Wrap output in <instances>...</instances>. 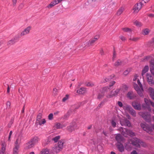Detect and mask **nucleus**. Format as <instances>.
<instances>
[{
    "label": "nucleus",
    "mask_w": 154,
    "mask_h": 154,
    "mask_svg": "<svg viewBox=\"0 0 154 154\" xmlns=\"http://www.w3.org/2000/svg\"><path fill=\"white\" fill-rule=\"evenodd\" d=\"M23 137L21 133H19L17 137L16 140L15 142L14 147L13 149V154H18L19 149L21 141Z\"/></svg>",
    "instance_id": "obj_1"
},
{
    "label": "nucleus",
    "mask_w": 154,
    "mask_h": 154,
    "mask_svg": "<svg viewBox=\"0 0 154 154\" xmlns=\"http://www.w3.org/2000/svg\"><path fill=\"white\" fill-rule=\"evenodd\" d=\"M119 130L121 131L122 135L125 137H126L127 135H129L131 137L135 135V133L132 131L125 128H123L121 127L119 129Z\"/></svg>",
    "instance_id": "obj_2"
},
{
    "label": "nucleus",
    "mask_w": 154,
    "mask_h": 154,
    "mask_svg": "<svg viewBox=\"0 0 154 154\" xmlns=\"http://www.w3.org/2000/svg\"><path fill=\"white\" fill-rule=\"evenodd\" d=\"M138 114L140 116L143 118L146 122H151V115L148 112H140Z\"/></svg>",
    "instance_id": "obj_3"
},
{
    "label": "nucleus",
    "mask_w": 154,
    "mask_h": 154,
    "mask_svg": "<svg viewBox=\"0 0 154 154\" xmlns=\"http://www.w3.org/2000/svg\"><path fill=\"white\" fill-rule=\"evenodd\" d=\"M99 38V35L95 36L93 38L86 42L85 44H84V45H85V47H89L92 46L98 39Z\"/></svg>",
    "instance_id": "obj_4"
},
{
    "label": "nucleus",
    "mask_w": 154,
    "mask_h": 154,
    "mask_svg": "<svg viewBox=\"0 0 154 154\" xmlns=\"http://www.w3.org/2000/svg\"><path fill=\"white\" fill-rule=\"evenodd\" d=\"M140 126L144 130L148 133H150L152 131L151 127H149L146 124L142 123L140 124Z\"/></svg>",
    "instance_id": "obj_5"
},
{
    "label": "nucleus",
    "mask_w": 154,
    "mask_h": 154,
    "mask_svg": "<svg viewBox=\"0 0 154 154\" xmlns=\"http://www.w3.org/2000/svg\"><path fill=\"white\" fill-rule=\"evenodd\" d=\"M142 7V5L141 2L136 4L133 9V13L134 14L137 13L141 8Z\"/></svg>",
    "instance_id": "obj_6"
},
{
    "label": "nucleus",
    "mask_w": 154,
    "mask_h": 154,
    "mask_svg": "<svg viewBox=\"0 0 154 154\" xmlns=\"http://www.w3.org/2000/svg\"><path fill=\"white\" fill-rule=\"evenodd\" d=\"M76 123L74 122L72 123L70 125L67 127L66 129L68 132L71 133L74 131L76 129Z\"/></svg>",
    "instance_id": "obj_7"
},
{
    "label": "nucleus",
    "mask_w": 154,
    "mask_h": 154,
    "mask_svg": "<svg viewBox=\"0 0 154 154\" xmlns=\"http://www.w3.org/2000/svg\"><path fill=\"white\" fill-rule=\"evenodd\" d=\"M120 89H117L116 90L112 91L110 92V94L106 95V96L107 98H111L113 97L117 96L119 92Z\"/></svg>",
    "instance_id": "obj_8"
},
{
    "label": "nucleus",
    "mask_w": 154,
    "mask_h": 154,
    "mask_svg": "<svg viewBox=\"0 0 154 154\" xmlns=\"http://www.w3.org/2000/svg\"><path fill=\"white\" fill-rule=\"evenodd\" d=\"M1 148L0 150V154H8L6 152V144L4 141H2L1 142Z\"/></svg>",
    "instance_id": "obj_9"
},
{
    "label": "nucleus",
    "mask_w": 154,
    "mask_h": 154,
    "mask_svg": "<svg viewBox=\"0 0 154 154\" xmlns=\"http://www.w3.org/2000/svg\"><path fill=\"white\" fill-rule=\"evenodd\" d=\"M120 123L122 126H127L130 127L131 126L129 121L125 118L122 119L120 120Z\"/></svg>",
    "instance_id": "obj_10"
},
{
    "label": "nucleus",
    "mask_w": 154,
    "mask_h": 154,
    "mask_svg": "<svg viewBox=\"0 0 154 154\" xmlns=\"http://www.w3.org/2000/svg\"><path fill=\"white\" fill-rule=\"evenodd\" d=\"M132 105L134 108L136 110H140L141 109L140 103L137 101H135L132 102Z\"/></svg>",
    "instance_id": "obj_11"
},
{
    "label": "nucleus",
    "mask_w": 154,
    "mask_h": 154,
    "mask_svg": "<svg viewBox=\"0 0 154 154\" xmlns=\"http://www.w3.org/2000/svg\"><path fill=\"white\" fill-rule=\"evenodd\" d=\"M66 126L67 124L66 123H61L57 122L55 124L54 127L56 129H60L65 127Z\"/></svg>",
    "instance_id": "obj_12"
},
{
    "label": "nucleus",
    "mask_w": 154,
    "mask_h": 154,
    "mask_svg": "<svg viewBox=\"0 0 154 154\" xmlns=\"http://www.w3.org/2000/svg\"><path fill=\"white\" fill-rule=\"evenodd\" d=\"M131 143L134 146L137 147H139L140 146L141 141L140 140L137 138H135L132 140Z\"/></svg>",
    "instance_id": "obj_13"
},
{
    "label": "nucleus",
    "mask_w": 154,
    "mask_h": 154,
    "mask_svg": "<svg viewBox=\"0 0 154 154\" xmlns=\"http://www.w3.org/2000/svg\"><path fill=\"white\" fill-rule=\"evenodd\" d=\"M126 63L124 60L120 59L117 60L114 64L115 66L117 67L123 66Z\"/></svg>",
    "instance_id": "obj_14"
},
{
    "label": "nucleus",
    "mask_w": 154,
    "mask_h": 154,
    "mask_svg": "<svg viewBox=\"0 0 154 154\" xmlns=\"http://www.w3.org/2000/svg\"><path fill=\"white\" fill-rule=\"evenodd\" d=\"M147 81L149 84L150 85H152L154 84V82L153 80V77L150 75L147 74Z\"/></svg>",
    "instance_id": "obj_15"
},
{
    "label": "nucleus",
    "mask_w": 154,
    "mask_h": 154,
    "mask_svg": "<svg viewBox=\"0 0 154 154\" xmlns=\"http://www.w3.org/2000/svg\"><path fill=\"white\" fill-rule=\"evenodd\" d=\"M136 94L132 91L128 92L127 94V97L130 99H133L136 97Z\"/></svg>",
    "instance_id": "obj_16"
},
{
    "label": "nucleus",
    "mask_w": 154,
    "mask_h": 154,
    "mask_svg": "<svg viewBox=\"0 0 154 154\" xmlns=\"http://www.w3.org/2000/svg\"><path fill=\"white\" fill-rule=\"evenodd\" d=\"M87 92L86 88L84 87L80 88L77 91V93L79 94H83Z\"/></svg>",
    "instance_id": "obj_17"
},
{
    "label": "nucleus",
    "mask_w": 154,
    "mask_h": 154,
    "mask_svg": "<svg viewBox=\"0 0 154 154\" xmlns=\"http://www.w3.org/2000/svg\"><path fill=\"white\" fill-rule=\"evenodd\" d=\"M34 145L33 143L30 140L29 142L26 143L25 145V149H29L33 147Z\"/></svg>",
    "instance_id": "obj_18"
},
{
    "label": "nucleus",
    "mask_w": 154,
    "mask_h": 154,
    "mask_svg": "<svg viewBox=\"0 0 154 154\" xmlns=\"http://www.w3.org/2000/svg\"><path fill=\"white\" fill-rule=\"evenodd\" d=\"M31 27L30 26H29L27 27L24 30V31L21 32L20 34V35L21 36H22L29 33V31L31 29Z\"/></svg>",
    "instance_id": "obj_19"
},
{
    "label": "nucleus",
    "mask_w": 154,
    "mask_h": 154,
    "mask_svg": "<svg viewBox=\"0 0 154 154\" xmlns=\"http://www.w3.org/2000/svg\"><path fill=\"white\" fill-rule=\"evenodd\" d=\"M65 142L64 140H61L58 142L57 144V145L59 146L60 148L62 149L65 146Z\"/></svg>",
    "instance_id": "obj_20"
},
{
    "label": "nucleus",
    "mask_w": 154,
    "mask_h": 154,
    "mask_svg": "<svg viewBox=\"0 0 154 154\" xmlns=\"http://www.w3.org/2000/svg\"><path fill=\"white\" fill-rule=\"evenodd\" d=\"M150 32V30L148 28H146L143 29L142 31V34L143 35H148Z\"/></svg>",
    "instance_id": "obj_21"
},
{
    "label": "nucleus",
    "mask_w": 154,
    "mask_h": 154,
    "mask_svg": "<svg viewBox=\"0 0 154 154\" xmlns=\"http://www.w3.org/2000/svg\"><path fill=\"white\" fill-rule=\"evenodd\" d=\"M148 90L151 97L154 100V89L151 87H149Z\"/></svg>",
    "instance_id": "obj_22"
},
{
    "label": "nucleus",
    "mask_w": 154,
    "mask_h": 154,
    "mask_svg": "<svg viewBox=\"0 0 154 154\" xmlns=\"http://www.w3.org/2000/svg\"><path fill=\"white\" fill-rule=\"evenodd\" d=\"M58 3L57 2V0H55L52 1L51 3L47 6L48 8H51L56 5Z\"/></svg>",
    "instance_id": "obj_23"
},
{
    "label": "nucleus",
    "mask_w": 154,
    "mask_h": 154,
    "mask_svg": "<svg viewBox=\"0 0 154 154\" xmlns=\"http://www.w3.org/2000/svg\"><path fill=\"white\" fill-rule=\"evenodd\" d=\"M39 138L35 136L32 138L30 140L33 143L34 145L35 144L37 143L39 140Z\"/></svg>",
    "instance_id": "obj_24"
},
{
    "label": "nucleus",
    "mask_w": 154,
    "mask_h": 154,
    "mask_svg": "<svg viewBox=\"0 0 154 154\" xmlns=\"http://www.w3.org/2000/svg\"><path fill=\"white\" fill-rule=\"evenodd\" d=\"M117 146L118 150L120 152H122L124 151V148L123 144L119 143L117 145Z\"/></svg>",
    "instance_id": "obj_25"
},
{
    "label": "nucleus",
    "mask_w": 154,
    "mask_h": 154,
    "mask_svg": "<svg viewBox=\"0 0 154 154\" xmlns=\"http://www.w3.org/2000/svg\"><path fill=\"white\" fill-rule=\"evenodd\" d=\"M110 87L108 86L104 87L102 88L101 92L102 93L105 94L109 91L110 90Z\"/></svg>",
    "instance_id": "obj_26"
},
{
    "label": "nucleus",
    "mask_w": 154,
    "mask_h": 154,
    "mask_svg": "<svg viewBox=\"0 0 154 154\" xmlns=\"http://www.w3.org/2000/svg\"><path fill=\"white\" fill-rule=\"evenodd\" d=\"M125 10V8L123 7H120L117 11L116 14L117 16L120 15Z\"/></svg>",
    "instance_id": "obj_27"
},
{
    "label": "nucleus",
    "mask_w": 154,
    "mask_h": 154,
    "mask_svg": "<svg viewBox=\"0 0 154 154\" xmlns=\"http://www.w3.org/2000/svg\"><path fill=\"white\" fill-rule=\"evenodd\" d=\"M116 139L119 143L121 142L123 140V138L120 134H117L116 137Z\"/></svg>",
    "instance_id": "obj_28"
},
{
    "label": "nucleus",
    "mask_w": 154,
    "mask_h": 154,
    "mask_svg": "<svg viewBox=\"0 0 154 154\" xmlns=\"http://www.w3.org/2000/svg\"><path fill=\"white\" fill-rule=\"evenodd\" d=\"M62 150V149L60 148L59 146H58L57 145H56L54 147L53 149L54 151L56 153L59 152Z\"/></svg>",
    "instance_id": "obj_29"
},
{
    "label": "nucleus",
    "mask_w": 154,
    "mask_h": 154,
    "mask_svg": "<svg viewBox=\"0 0 154 154\" xmlns=\"http://www.w3.org/2000/svg\"><path fill=\"white\" fill-rule=\"evenodd\" d=\"M117 120L115 118H113L111 121V124L112 126L113 127H116Z\"/></svg>",
    "instance_id": "obj_30"
},
{
    "label": "nucleus",
    "mask_w": 154,
    "mask_h": 154,
    "mask_svg": "<svg viewBox=\"0 0 154 154\" xmlns=\"http://www.w3.org/2000/svg\"><path fill=\"white\" fill-rule=\"evenodd\" d=\"M122 29L124 32H131L132 31L131 28L128 27L123 28Z\"/></svg>",
    "instance_id": "obj_31"
},
{
    "label": "nucleus",
    "mask_w": 154,
    "mask_h": 154,
    "mask_svg": "<svg viewBox=\"0 0 154 154\" xmlns=\"http://www.w3.org/2000/svg\"><path fill=\"white\" fill-rule=\"evenodd\" d=\"M40 154H51L49 152V150L47 149H43L40 152Z\"/></svg>",
    "instance_id": "obj_32"
},
{
    "label": "nucleus",
    "mask_w": 154,
    "mask_h": 154,
    "mask_svg": "<svg viewBox=\"0 0 154 154\" xmlns=\"http://www.w3.org/2000/svg\"><path fill=\"white\" fill-rule=\"evenodd\" d=\"M123 109L125 110H127L129 112L132 108L130 106L128 105H125L123 106Z\"/></svg>",
    "instance_id": "obj_33"
},
{
    "label": "nucleus",
    "mask_w": 154,
    "mask_h": 154,
    "mask_svg": "<svg viewBox=\"0 0 154 154\" xmlns=\"http://www.w3.org/2000/svg\"><path fill=\"white\" fill-rule=\"evenodd\" d=\"M133 23L136 26L139 27H141L142 26V23L137 20H135L133 22Z\"/></svg>",
    "instance_id": "obj_34"
},
{
    "label": "nucleus",
    "mask_w": 154,
    "mask_h": 154,
    "mask_svg": "<svg viewBox=\"0 0 154 154\" xmlns=\"http://www.w3.org/2000/svg\"><path fill=\"white\" fill-rule=\"evenodd\" d=\"M151 58H152V57L150 56H147L142 58L141 61L143 62H145L150 60Z\"/></svg>",
    "instance_id": "obj_35"
},
{
    "label": "nucleus",
    "mask_w": 154,
    "mask_h": 154,
    "mask_svg": "<svg viewBox=\"0 0 154 154\" xmlns=\"http://www.w3.org/2000/svg\"><path fill=\"white\" fill-rule=\"evenodd\" d=\"M135 90L137 91L138 94L140 97H142L143 96V95L142 93V91H143V90H142H142H141L139 88H135Z\"/></svg>",
    "instance_id": "obj_36"
},
{
    "label": "nucleus",
    "mask_w": 154,
    "mask_h": 154,
    "mask_svg": "<svg viewBox=\"0 0 154 154\" xmlns=\"http://www.w3.org/2000/svg\"><path fill=\"white\" fill-rule=\"evenodd\" d=\"M132 116L134 117H136V111L132 108L131 109V110L129 112Z\"/></svg>",
    "instance_id": "obj_37"
},
{
    "label": "nucleus",
    "mask_w": 154,
    "mask_h": 154,
    "mask_svg": "<svg viewBox=\"0 0 154 154\" xmlns=\"http://www.w3.org/2000/svg\"><path fill=\"white\" fill-rule=\"evenodd\" d=\"M114 77V75H110L109 77H108L107 78H106L104 81V82H107L109 81L110 80L112 79Z\"/></svg>",
    "instance_id": "obj_38"
},
{
    "label": "nucleus",
    "mask_w": 154,
    "mask_h": 154,
    "mask_svg": "<svg viewBox=\"0 0 154 154\" xmlns=\"http://www.w3.org/2000/svg\"><path fill=\"white\" fill-rule=\"evenodd\" d=\"M42 113H40L38 114V116H37V119L36 120V123H40L39 122V120L42 119Z\"/></svg>",
    "instance_id": "obj_39"
},
{
    "label": "nucleus",
    "mask_w": 154,
    "mask_h": 154,
    "mask_svg": "<svg viewBox=\"0 0 154 154\" xmlns=\"http://www.w3.org/2000/svg\"><path fill=\"white\" fill-rule=\"evenodd\" d=\"M86 85L88 87H92L94 85V83L91 82H88L86 83Z\"/></svg>",
    "instance_id": "obj_40"
},
{
    "label": "nucleus",
    "mask_w": 154,
    "mask_h": 154,
    "mask_svg": "<svg viewBox=\"0 0 154 154\" xmlns=\"http://www.w3.org/2000/svg\"><path fill=\"white\" fill-rule=\"evenodd\" d=\"M149 66L152 67H154V59L151 58L149 61Z\"/></svg>",
    "instance_id": "obj_41"
},
{
    "label": "nucleus",
    "mask_w": 154,
    "mask_h": 154,
    "mask_svg": "<svg viewBox=\"0 0 154 154\" xmlns=\"http://www.w3.org/2000/svg\"><path fill=\"white\" fill-rule=\"evenodd\" d=\"M69 97V95L68 94H66L65 97H64L62 99V101L63 102H65L66 100H68Z\"/></svg>",
    "instance_id": "obj_42"
},
{
    "label": "nucleus",
    "mask_w": 154,
    "mask_h": 154,
    "mask_svg": "<svg viewBox=\"0 0 154 154\" xmlns=\"http://www.w3.org/2000/svg\"><path fill=\"white\" fill-rule=\"evenodd\" d=\"M116 53L115 49H114L113 51V55L112 57V60H114L116 58Z\"/></svg>",
    "instance_id": "obj_43"
},
{
    "label": "nucleus",
    "mask_w": 154,
    "mask_h": 154,
    "mask_svg": "<svg viewBox=\"0 0 154 154\" xmlns=\"http://www.w3.org/2000/svg\"><path fill=\"white\" fill-rule=\"evenodd\" d=\"M39 122L40 123H36L40 125H42V124H44L46 122V120L45 119H40L39 120Z\"/></svg>",
    "instance_id": "obj_44"
},
{
    "label": "nucleus",
    "mask_w": 154,
    "mask_h": 154,
    "mask_svg": "<svg viewBox=\"0 0 154 154\" xmlns=\"http://www.w3.org/2000/svg\"><path fill=\"white\" fill-rule=\"evenodd\" d=\"M139 38L138 37H132L130 38H129V40L134 42H137Z\"/></svg>",
    "instance_id": "obj_45"
},
{
    "label": "nucleus",
    "mask_w": 154,
    "mask_h": 154,
    "mask_svg": "<svg viewBox=\"0 0 154 154\" xmlns=\"http://www.w3.org/2000/svg\"><path fill=\"white\" fill-rule=\"evenodd\" d=\"M149 70V68H144L142 72V75H143Z\"/></svg>",
    "instance_id": "obj_46"
},
{
    "label": "nucleus",
    "mask_w": 154,
    "mask_h": 154,
    "mask_svg": "<svg viewBox=\"0 0 154 154\" xmlns=\"http://www.w3.org/2000/svg\"><path fill=\"white\" fill-rule=\"evenodd\" d=\"M144 100L146 104L148 105H149V103H150L151 102H152V101L149 100H148L146 98H144Z\"/></svg>",
    "instance_id": "obj_47"
},
{
    "label": "nucleus",
    "mask_w": 154,
    "mask_h": 154,
    "mask_svg": "<svg viewBox=\"0 0 154 154\" xmlns=\"http://www.w3.org/2000/svg\"><path fill=\"white\" fill-rule=\"evenodd\" d=\"M120 39L123 42H125L126 40V38L124 36L121 35L119 37Z\"/></svg>",
    "instance_id": "obj_48"
},
{
    "label": "nucleus",
    "mask_w": 154,
    "mask_h": 154,
    "mask_svg": "<svg viewBox=\"0 0 154 154\" xmlns=\"http://www.w3.org/2000/svg\"><path fill=\"white\" fill-rule=\"evenodd\" d=\"M136 83L138 84V85H139V86L140 87V88H141V89H142V90H143V88L142 87V84H141L139 80V79H137V82H136Z\"/></svg>",
    "instance_id": "obj_49"
},
{
    "label": "nucleus",
    "mask_w": 154,
    "mask_h": 154,
    "mask_svg": "<svg viewBox=\"0 0 154 154\" xmlns=\"http://www.w3.org/2000/svg\"><path fill=\"white\" fill-rule=\"evenodd\" d=\"M60 138V136H57L52 138V140H54L55 142H57L58 140Z\"/></svg>",
    "instance_id": "obj_50"
},
{
    "label": "nucleus",
    "mask_w": 154,
    "mask_h": 154,
    "mask_svg": "<svg viewBox=\"0 0 154 154\" xmlns=\"http://www.w3.org/2000/svg\"><path fill=\"white\" fill-rule=\"evenodd\" d=\"M131 70L130 68L128 69L127 70H125L123 73L125 75H127L130 72Z\"/></svg>",
    "instance_id": "obj_51"
},
{
    "label": "nucleus",
    "mask_w": 154,
    "mask_h": 154,
    "mask_svg": "<svg viewBox=\"0 0 154 154\" xmlns=\"http://www.w3.org/2000/svg\"><path fill=\"white\" fill-rule=\"evenodd\" d=\"M100 54L101 56H103L105 55V53L103 49L102 48L100 49L99 51Z\"/></svg>",
    "instance_id": "obj_52"
},
{
    "label": "nucleus",
    "mask_w": 154,
    "mask_h": 154,
    "mask_svg": "<svg viewBox=\"0 0 154 154\" xmlns=\"http://www.w3.org/2000/svg\"><path fill=\"white\" fill-rule=\"evenodd\" d=\"M109 82L110 83L108 87H110V89H111L112 88V87L113 85L115 84L116 82L115 81H113L111 82Z\"/></svg>",
    "instance_id": "obj_53"
},
{
    "label": "nucleus",
    "mask_w": 154,
    "mask_h": 154,
    "mask_svg": "<svg viewBox=\"0 0 154 154\" xmlns=\"http://www.w3.org/2000/svg\"><path fill=\"white\" fill-rule=\"evenodd\" d=\"M104 96V94L102 93L101 94H98L97 98L99 99H101Z\"/></svg>",
    "instance_id": "obj_54"
},
{
    "label": "nucleus",
    "mask_w": 154,
    "mask_h": 154,
    "mask_svg": "<svg viewBox=\"0 0 154 154\" xmlns=\"http://www.w3.org/2000/svg\"><path fill=\"white\" fill-rule=\"evenodd\" d=\"M48 119L49 120H52L53 119V113H50L48 116Z\"/></svg>",
    "instance_id": "obj_55"
},
{
    "label": "nucleus",
    "mask_w": 154,
    "mask_h": 154,
    "mask_svg": "<svg viewBox=\"0 0 154 154\" xmlns=\"http://www.w3.org/2000/svg\"><path fill=\"white\" fill-rule=\"evenodd\" d=\"M7 108L10 109L11 107V103L9 101L7 102L6 104Z\"/></svg>",
    "instance_id": "obj_56"
},
{
    "label": "nucleus",
    "mask_w": 154,
    "mask_h": 154,
    "mask_svg": "<svg viewBox=\"0 0 154 154\" xmlns=\"http://www.w3.org/2000/svg\"><path fill=\"white\" fill-rule=\"evenodd\" d=\"M12 131H11L9 133V136L8 138V140L9 141H11V135H12Z\"/></svg>",
    "instance_id": "obj_57"
},
{
    "label": "nucleus",
    "mask_w": 154,
    "mask_h": 154,
    "mask_svg": "<svg viewBox=\"0 0 154 154\" xmlns=\"http://www.w3.org/2000/svg\"><path fill=\"white\" fill-rule=\"evenodd\" d=\"M138 77V76L137 75H136L134 76V77L133 79V81H134V82H136V81L138 79H137V77Z\"/></svg>",
    "instance_id": "obj_58"
},
{
    "label": "nucleus",
    "mask_w": 154,
    "mask_h": 154,
    "mask_svg": "<svg viewBox=\"0 0 154 154\" xmlns=\"http://www.w3.org/2000/svg\"><path fill=\"white\" fill-rule=\"evenodd\" d=\"M103 105V102H101L98 106L97 108L99 109Z\"/></svg>",
    "instance_id": "obj_59"
},
{
    "label": "nucleus",
    "mask_w": 154,
    "mask_h": 154,
    "mask_svg": "<svg viewBox=\"0 0 154 154\" xmlns=\"http://www.w3.org/2000/svg\"><path fill=\"white\" fill-rule=\"evenodd\" d=\"M17 1V0H12L13 5L14 6L16 5Z\"/></svg>",
    "instance_id": "obj_60"
},
{
    "label": "nucleus",
    "mask_w": 154,
    "mask_h": 154,
    "mask_svg": "<svg viewBox=\"0 0 154 154\" xmlns=\"http://www.w3.org/2000/svg\"><path fill=\"white\" fill-rule=\"evenodd\" d=\"M118 105L120 107H123V104L122 102L120 101H118Z\"/></svg>",
    "instance_id": "obj_61"
},
{
    "label": "nucleus",
    "mask_w": 154,
    "mask_h": 154,
    "mask_svg": "<svg viewBox=\"0 0 154 154\" xmlns=\"http://www.w3.org/2000/svg\"><path fill=\"white\" fill-rule=\"evenodd\" d=\"M133 83L134 84V88L135 89V88H139L138 87V85L136 82H134Z\"/></svg>",
    "instance_id": "obj_62"
},
{
    "label": "nucleus",
    "mask_w": 154,
    "mask_h": 154,
    "mask_svg": "<svg viewBox=\"0 0 154 154\" xmlns=\"http://www.w3.org/2000/svg\"><path fill=\"white\" fill-rule=\"evenodd\" d=\"M148 16L151 18H153L154 17V14H148Z\"/></svg>",
    "instance_id": "obj_63"
},
{
    "label": "nucleus",
    "mask_w": 154,
    "mask_h": 154,
    "mask_svg": "<svg viewBox=\"0 0 154 154\" xmlns=\"http://www.w3.org/2000/svg\"><path fill=\"white\" fill-rule=\"evenodd\" d=\"M150 71L154 75V68H151Z\"/></svg>",
    "instance_id": "obj_64"
}]
</instances>
